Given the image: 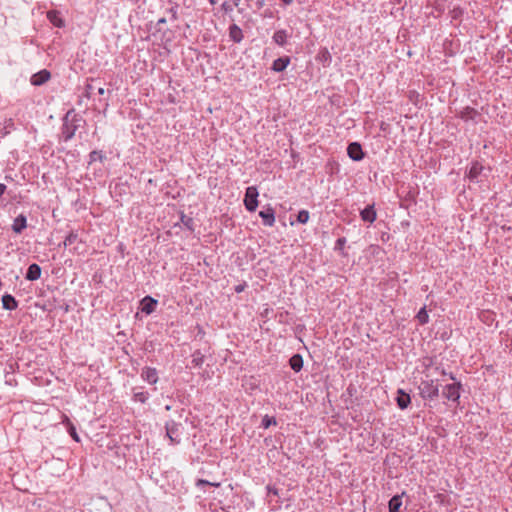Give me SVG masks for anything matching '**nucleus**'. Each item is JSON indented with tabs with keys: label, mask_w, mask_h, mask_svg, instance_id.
I'll list each match as a JSON object with an SVG mask.
<instances>
[{
	"label": "nucleus",
	"mask_w": 512,
	"mask_h": 512,
	"mask_svg": "<svg viewBox=\"0 0 512 512\" xmlns=\"http://www.w3.org/2000/svg\"><path fill=\"white\" fill-rule=\"evenodd\" d=\"M322 53H323V55H327V56L329 55L327 50H324Z\"/></svg>",
	"instance_id": "37"
},
{
	"label": "nucleus",
	"mask_w": 512,
	"mask_h": 512,
	"mask_svg": "<svg viewBox=\"0 0 512 512\" xmlns=\"http://www.w3.org/2000/svg\"><path fill=\"white\" fill-rule=\"evenodd\" d=\"M13 127H14L13 120L12 119H7L5 121V128L13 129Z\"/></svg>",
	"instance_id": "31"
},
{
	"label": "nucleus",
	"mask_w": 512,
	"mask_h": 512,
	"mask_svg": "<svg viewBox=\"0 0 512 512\" xmlns=\"http://www.w3.org/2000/svg\"><path fill=\"white\" fill-rule=\"evenodd\" d=\"M410 403V396L407 393H404L402 390L398 391L397 396V404L401 409H405L408 407Z\"/></svg>",
	"instance_id": "18"
},
{
	"label": "nucleus",
	"mask_w": 512,
	"mask_h": 512,
	"mask_svg": "<svg viewBox=\"0 0 512 512\" xmlns=\"http://www.w3.org/2000/svg\"><path fill=\"white\" fill-rule=\"evenodd\" d=\"M229 36L234 42L239 43L243 38V33L236 24H233L229 28Z\"/></svg>",
	"instance_id": "13"
},
{
	"label": "nucleus",
	"mask_w": 512,
	"mask_h": 512,
	"mask_svg": "<svg viewBox=\"0 0 512 512\" xmlns=\"http://www.w3.org/2000/svg\"><path fill=\"white\" fill-rule=\"evenodd\" d=\"M142 376L144 377V379L146 381H148L151 384H155L157 382V380H158V375H157V370L156 369L146 368L143 371Z\"/></svg>",
	"instance_id": "15"
},
{
	"label": "nucleus",
	"mask_w": 512,
	"mask_h": 512,
	"mask_svg": "<svg viewBox=\"0 0 512 512\" xmlns=\"http://www.w3.org/2000/svg\"><path fill=\"white\" fill-rule=\"evenodd\" d=\"M460 388V383L448 384L443 388L442 394L446 399L455 402L460 398Z\"/></svg>",
	"instance_id": "3"
},
{
	"label": "nucleus",
	"mask_w": 512,
	"mask_h": 512,
	"mask_svg": "<svg viewBox=\"0 0 512 512\" xmlns=\"http://www.w3.org/2000/svg\"><path fill=\"white\" fill-rule=\"evenodd\" d=\"M90 159H91V161L102 160L103 156H102L101 152L93 151L90 153Z\"/></svg>",
	"instance_id": "28"
},
{
	"label": "nucleus",
	"mask_w": 512,
	"mask_h": 512,
	"mask_svg": "<svg viewBox=\"0 0 512 512\" xmlns=\"http://www.w3.org/2000/svg\"><path fill=\"white\" fill-rule=\"evenodd\" d=\"M212 4H214V0H209Z\"/></svg>",
	"instance_id": "39"
},
{
	"label": "nucleus",
	"mask_w": 512,
	"mask_h": 512,
	"mask_svg": "<svg viewBox=\"0 0 512 512\" xmlns=\"http://www.w3.org/2000/svg\"><path fill=\"white\" fill-rule=\"evenodd\" d=\"M243 290H244V285H238V286H236V287H235V291H236L237 293H240V292H242Z\"/></svg>",
	"instance_id": "33"
},
{
	"label": "nucleus",
	"mask_w": 512,
	"mask_h": 512,
	"mask_svg": "<svg viewBox=\"0 0 512 512\" xmlns=\"http://www.w3.org/2000/svg\"><path fill=\"white\" fill-rule=\"evenodd\" d=\"M3 307L7 310H14L17 308V301L12 295L6 294L2 297Z\"/></svg>",
	"instance_id": "14"
},
{
	"label": "nucleus",
	"mask_w": 512,
	"mask_h": 512,
	"mask_svg": "<svg viewBox=\"0 0 512 512\" xmlns=\"http://www.w3.org/2000/svg\"><path fill=\"white\" fill-rule=\"evenodd\" d=\"M41 276V268L37 264H31L28 267L27 273H26V279L35 281L38 280Z\"/></svg>",
	"instance_id": "10"
},
{
	"label": "nucleus",
	"mask_w": 512,
	"mask_h": 512,
	"mask_svg": "<svg viewBox=\"0 0 512 512\" xmlns=\"http://www.w3.org/2000/svg\"><path fill=\"white\" fill-rule=\"evenodd\" d=\"M77 240V234L71 232L69 235L66 236L63 244L65 247L73 244Z\"/></svg>",
	"instance_id": "25"
},
{
	"label": "nucleus",
	"mask_w": 512,
	"mask_h": 512,
	"mask_svg": "<svg viewBox=\"0 0 512 512\" xmlns=\"http://www.w3.org/2000/svg\"><path fill=\"white\" fill-rule=\"evenodd\" d=\"M259 216L263 220V224L265 226H273L275 223V213L271 207H267L259 212Z\"/></svg>",
	"instance_id": "6"
},
{
	"label": "nucleus",
	"mask_w": 512,
	"mask_h": 512,
	"mask_svg": "<svg viewBox=\"0 0 512 512\" xmlns=\"http://www.w3.org/2000/svg\"><path fill=\"white\" fill-rule=\"evenodd\" d=\"M192 363L195 367L200 366L203 363V355L200 352H195L192 355Z\"/></svg>",
	"instance_id": "24"
},
{
	"label": "nucleus",
	"mask_w": 512,
	"mask_h": 512,
	"mask_svg": "<svg viewBox=\"0 0 512 512\" xmlns=\"http://www.w3.org/2000/svg\"><path fill=\"white\" fill-rule=\"evenodd\" d=\"M360 216L363 221L373 223L377 217L374 205H368L365 209H363L360 212Z\"/></svg>",
	"instance_id": "8"
},
{
	"label": "nucleus",
	"mask_w": 512,
	"mask_h": 512,
	"mask_svg": "<svg viewBox=\"0 0 512 512\" xmlns=\"http://www.w3.org/2000/svg\"><path fill=\"white\" fill-rule=\"evenodd\" d=\"M156 306H157V300L153 299L149 296L145 297L141 301V311L146 314H150L151 312H153L155 310Z\"/></svg>",
	"instance_id": "7"
},
{
	"label": "nucleus",
	"mask_w": 512,
	"mask_h": 512,
	"mask_svg": "<svg viewBox=\"0 0 512 512\" xmlns=\"http://www.w3.org/2000/svg\"><path fill=\"white\" fill-rule=\"evenodd\" d=\"M27 227L26 217L24 215H19L14 219L12 229L15 233H21Z\"/></svg>",
	"instance_id": "9"
},
{
	"label": "nucleus",
	"mask_w": 512,
	"mask_h": 512,
	"mask_svg": "<svg viewBox=\"0 0 512 512\" xmlns=\"http://www.w3.org/2000/svg\"><path fill=\"white\" fill-rule=\"evenodd\" d=\"M347 154L354 161H360L364 157L362 147L357 142H353L348 145Z\"/></svg>",
	"instance_id": "5"
},
{
	"label": "nucleus",
	"mask_w": 512,
	"mask_h": 512,
	"mask_svg": "<svg viewBox=\"0 0 512 512\" xmlns=\"http://www.w3.org/2000/svg\"><path fill=\"white\" fill-rule=\"evenodd\" d=\"M344 243H345V239L344 238H340V239L337 240V245H339V246L344 245Z\"/></svg>",
	"instance_id": "34"
},
{
	"label": "nucleus",
	"mask_w": 512,
	"mask_h": 512,
	"mask_svg": "<svg viewBox=\"0 0 512 512\" xmlns=\"http://www.w3.org/2000/svg\"><path fill=\"white\" fill-rule=\"evenodd\" d=\"M47 18L56 27H63L64 26V21L60 17L59 13L56 12V11H49L47 13Z\"/></svg>",
	"instance_id": "17"
},
{
	"label": "nucleus",
	"mask_w": 512,
	"mask_h": 512,
	"mask_svg": "<svg viewBox=\"0 0 512 512\" xmlns=\"http://www.w3.org/2000/svg\"><path fill=\"white\" fill-rule=\"evenodd\" d=\"M136 399L141 401V402H144L145 401V395L144 393H138L135 395Z\"/></svg>",
	"instance_id": "32"
},
{
	"label": "nucleus",
	"mask_w": 512,
	"mask_h": 512,
	"mask_svg": "<svg viewBox=\"0 0 512 512\" xmlns=\"http://www.w3.org/2000/svg\"><path fill=\"white\" fill-rule=\"evenodd\" d=\"M290 63V59L288 57H281L274 60L272 69L276 72H281L286 69L288 64Z\"/></svg>",
	"instance_id": "12"
},
{
	"label": "nucleus",
	"mask_w": 512,
	"mask_h": 512,
	"mask_svg": "<svg viewBox=\"0 0 512 512\" xmlns=\"http://www.w3.org/2000/svg\"><path fill=\"white\" fill-rule=\"evenodd\" d=\"M68 428V432L70 434V436L76 441V442H79L80 441V438H79V435L77 434L76 432V428L73 424L67 426Z\"/></svg>",
	"instance_id": "26"
},
{
	"label": "nucleus",
	"mask_w": 512,
	"mask_h": 512,
	"mask_svg": "<svg viewBox=\"0 0 512 512\" xmlns=\"http://www.w3.org/2000/svg\"><path fill=\"white\" fill-rule=\"evenodd\" d=\"M98 92H99V94L103 95V94L105 93V90H104V88H100V89L98 90Z\"/></svg>",
	"instance_id": "36"
},
{
	"label": "nucleus",
	"mask_w": 512,
	"mask_h": 512,
	"mask_svg": "<svg viewBox=\"0 0 512 512\" xmlns=\"http://www.w3.org/2000/svg\"><path fill=\"white\" fill-rule=\"evenodd\" d=\"M401 506H402L401 496L395 495L389 501V512H399V509Z\"/></svg>",
	"instance_id": "20"
},
{
	"label": "nucleus",
	"mask_w": 512,
	"mask_h": 512,
	"mask_svg": "<svg viewBox=\"0 0 512 512\" xmlns=\"http://www.w3.org/2000/svg\"><path fill=\"white\" fill-rule=\"evenodd\" d=\"M276 420L274 418L265 416L262 420V425L264 428H268L270 425H275Z\"/></svg>",
	"instance_id": "27"
},
{
	"label": "nucleus",
	"mask_w": 512,
	"mask_h": 512,
	"mask_svg": "<svg viewBox=\"0 0 512 512\" xmlns=\"http://www.w3.org/2000/svg\"><path fill=\"white\" fill-rule=\"evenodd\" d=\"M483 166L479 163H473L469 169L468 176L470 179H476L482 172Z\"/></svg>",
	"instance_id": "21"
},
{
	"label": "nucleus",
	"mask_w": 512,
	"mask_h": 512,
	"mask_svg": "<svg viewBox=\"0 0 512 512\" xmlns=\"http://www.w3.org/2000/svg\"><path fill=\"white\" fill-rule=\"evenodd\" d=\"M288 34L285 30H278L273 35V40L276 44L284 46L287 42Z\"/></svg>",
	"instance_id": "19"
},
{
	"label": "nucleus",
	"mask_w": 512,
	"mask_h": 512,
	"mask_svg": "<svg viewBox=\"0 0 512 512\" xmlns=\"http://www.w3.org/2000/svg\"><path fill=\"white\" fill-rule=\"evenodd\" d=\"M289 363H290V367L295 371V372H299L302 367H303V359H302V356L299 355V354H295L293 355L290 360H289Z\"/></svg>",
	"instance_id": "16"
},
{
	"label": "nucleus",
	"mask_w": 512,
	"mask_h": 512,
	"mask_svg": "<svg viewBox=\"0 0 512 512\" xmlns=\"http://www.w3.org/2000/svg\"><path fill=\"white\" fill-rule=\"evenodd\" d=\"M282 2L285 4V5H289L293 2V0H282Z\"/></svg>",
	"instance_id": "35"
},
{
	"label": "nucleus",
	"mask_w": 512,
	"mask_h": 512,
	"mask_svg": "<svg viewBox=\"0 0 512 512\" xmlns=\"http://www.w3.org/2000/svg\"><path fill=\"white\" fill-rule=\"evenodd\" d=\"M50 78V73L47 70H42L41 72L34 74L31 78V82L33 85H41L48 81Z\"/></svg>",
	"instance_id": "11"
},
{
	"label": "nucleus",
	"mask_w": 512,
	"mask_h": 512,
	"mask_svg": "<svg viewBox=\"0 0 512 512\" xmlns=\"http://www.w3.org/2000/svg\"><path fill=\"white\" fill-rule=\"evenodd\" d=\"M202 485H213V486H219V484H218V483H210V482H208L207 480H203V479L198 480V482H197V486H199V487H200V486H202Z\"/></svg>",
	"instance_id": "29"
},
{
	"label": "nucleus",
	"mask_w": 512,
	"mask_h": 512,
	"mask_svg": "<svg viewBox=\"0 0 512 512\" xmlns=\"http://www.w3.org/2000/svg\"><path fill=\"white\" fill-rule=\"evenodd\" d=\"M416 318H417V320L419 321L420 324H425V323L428 322L429 316H428V313H427L425 307H423L418 312V314L416 315Z\"/></svg>",
	"instance_id": "22"
},
{
	"label": "nucleus",
	"mask_w": 512,
	"mask_h": 512,
	"mask_svg": "<svg viewBox=\"0 0 512 512\" xmlns=\"http://www.w3.org/2000/svg\"><path fill=\"white\" fill-rule=\"evenodd\" d=\"M309 220V212L307 210L299 211L297 215V221L301 224L307 223Z\"/></svg>",
	"instance_id": "23"
},
{
	"label": "nucleus",
	"mask_w": 512,
	"mask_h": 512,
	"mask_svg": "<svg viewBox=\"0 0 512 512\" xmlns=\"http://www.w3.org/2000/svg\"><path fill=\"white\" fill-rule=\"evenodd\" d=\"M420 394L424 399L433 400L439 395V386L434 380L422 381L419 385Z\"/></svg>",
	"instance_id": "1"
},
{
	"label": "nucleus",
	"mask_w": 512,
	"mask_h": 512,
	"mask_svg": "<svg viewBox=\"0 0 512 512\" xmlns=\"http://www.w3.org/2000/svg\"><path fill=\"white\" fill-rule=\"evenodd\" d=\"M171 13H173L172 16L175 17V11L173 9L171 10Z\"/></svg>",
	"instance_id": "38"
},
{
	"label": "nucleus",
	"mask_w": 512,
	"mask_h": 512,
	"mask_svg": "<svg viewBox=\"0 0 512 512\" xmlns=\"http://www.w3.org/2000/svg\"><path fill=\"white\" fill-rule=\"evenodd\" d=\"M258 190L255 186H250L246 189L244 205L250 212H254L258 206Z\"/></svg>",
	"instance_id": "2"
},
{
	"label": "nucleus",
	"mask_w": 512,
	"mask_h": 512,
	"mask_svg": "<svg viewBox=\"0 0 512 512\" xmlns=\"http://www.w3.org/2000/svg\"><path fill=\"white\" fill-rule=\"evenodd\" d=\"M62 423H63V424H65V425H66V427H67V426H69V425H71V424H73V423L70 421L69 417H68L67 415H65V414H64V415H62Z\"/></svg>",
	"instance_id": "30"
},
{
	"label": "nucleus",
	"mask_w": 512,
	"mask_h": 512,
	"mask_svg": "<svg viewBox=\"0 0 512 512\" xmlns=\"http://www.w3.org/2000/svg\"><path fill=\"white\" fill-rule=\"evenodd\" d=\"M166 436L170 440L171 444H177L181 440V433L179 425L175 423L166 424Z\"/></svg>",
	"instance_id": "4"
}]
</instances>
